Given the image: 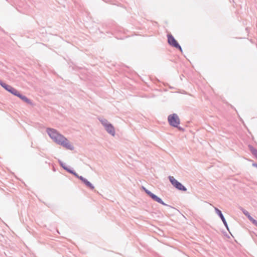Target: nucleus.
Returning <instances> with one entry per match:
<instances>
[{"instance_id":"nucleus-7","label":"nucleus","mask_w":257,"mask_h":257,"mask_svg":"<svg viewBox=\"0 0 257 257\" xmlns=\"http://www.w3.org/2000/svg\"><path fill=\"white\" fill-rule=\"evenodd\" d=\"M9 92L18 97H19L20 94L19 92L13 87L11 90H9Z\"/></svg>"},{"instance_id":"nucleus-4","label":"nucleus","mask_w":257,"mask_h":257,"mask_svg":"<svg viewBox=\"0 0 257 257\" xmlns=\"http://www.w3.org/2000/svg\"><path fill=\"white\" fill-rule=\"evenodd\" d=\"M169 180L172 184L177 189L182 191H186V188L180 182L177 181L173 176L169 177Z\"/></svg>"},{"instance_id":"nucleus-19","label":"nucleus","mask_w":257,"mask_h":257,"mask_svg":"<svg viewBox=\"0 0 257 257\" xmlns=\"http://www.w3.org/2000/svg\"><path fill=\"white\" fill-rule=\"evenodd\" d=\"M252 165H253V166L257 168V164H253Z\"/></svg>"},{"instance_id":"nucleus-9","label":"nucleus","mask_w":257,"mask_h":257,"mask_svg":"<svg viewBox=\"0 0 257 257\" xmlns=\"http://www.w3.org/2000/svg\"><path fill=\"white\" fill-rule=\"evenodd\" d=\"M83 183L89 188L93 189H94V186L86 179L84 180Z\"/></svg>"},{"instance_id":"nucleus-12","label":"nucleus","mask_w":257,"mask_h":257,"mask_svg":"<svg viewBox=\"0 0 257 257\" xmlns=\"http://www.w3.org/2000/svg\"><path fill=\"white\" fill-rule=\"evenodd\" d=\"M215 210L216 213L220 217L221 219H222L223 218H224V216L222 215L221 211L220 210H219L217 208H215Z\"/></svg>"},{"instance_id":"nucleus-13","label":"nucleus","mask_w":257,"mask_h":257,"mask_svg":"<svg viewBox=\"0 0 257 257\" xmlns=\"http://www.w3.org/2000/svg\"><path fill=\"white\" fill-rule=\"evenodd\" d=\"M102 124L105 127L107 125H109L110 123H108V121L106 119H102L101 120Z\"/></svg>"},{"instance_id":"nucleus-3","label":"nucleus","mask_w":257,"mask_h":257,"mask_svg":"<svg viewBox=\"0 0 257 257\" xmlns=\"http://www.w3.org/2000/svg\"><path fill=\"white\" fill-rule=\"evenodd\" d=\"M167 37L168 42L169 44V45L177 49H179L181 52L182 51L181 46L179 45L177 41L175 39V38L173 37L172 35L168 34L167 35Z\"/></svg>"},{"instance_id":"nucleus-16","label":"nucleus","mask_w":257,"mask_h":257,"mask_svg":"<svg viewBox=\"0 0 257 257\" xmlns=\"http://www.w3.org/2000/svg\"><path fill=\"white\" fill-rule=\"evenodd\" d=\"M250 221L257 226V221L253 218H251Z\"/></svg>"},{"instance_id":"nucleus-8","label":"nucleus","mask_w":257,"mask_h":257,"mask_svg":"<svg viewBox=\"0 0 257 257\" xmlns=\"http://www.w3.org/2000/svg\"><path fill=\"white\" fill-rule=\"evenodd\" d=\"M0 84L4 88H5L7 90H8L9 92V90H11L13 87L10 86V85H8L5 83H2L1 82H0Z\"/></svg>"},{"instance_id":"nucleus-11","label":"nucleus","mask_w":257,"mask_h":257,"mask_svg":"<svg viewBox=\"0 0 257 257\" xmlns=\"http://www.w3.org/2000/svg\"><path fill=\"white\" fill-rule=\"evenodd\" d=\"M19 97L21 99H22L23 101H24L28 103H30V100L29 99H28L27 97H26L25 96L22 95L21 94L19 96Z\"/></svg>"},{"instance_id":"nucleus-17","label":"nucleus","mask_w":257,"mask_h":257,"mask_svg":"<svg viewBox=\"0 0 257 257\" xmlns=\"http://www.w3.org/2000/svg\"><path fill=\"white\" fill-rule=\"evenodd\" d=\"M221 220H222V221H223V223L224 224V225H225L226 226H227V223H226V220H225V219L224 217V218H223L222 219H221Z\"/></svg>"},{"instance_id":"nucleus-10","label":"nucleus","mask_w":257,"mask_h":257,"mask_svg":"<svg viewBox=\"0 0 257 257\" xmlns=\"http://www.w3.org/2000/svg\"><path fill=\"white\" fill-rule=\"evenodd\" d=\"M250 151L252 153V154L257 159V150L253 148L252 147H249Z\"/></svg>"},{"instance_id":"nucleus-6","label":"nucleus","mask_w":257,"mask_h":257,"mask_svg":"<svg viewBox=\"0 0 257 257\" xmlns=\"http://www.w3.org/2000/svg\"><path fill=\"white\" fill-rule=\"evenodd\" d=\"M107 132L111 134L112 136H114L115 134V130L114 127L112 126L111 124H109V125H107L105 127Z\"/></svg>"},{"instance_id":"nucleus-14","label":"nucleus","mask_w":257,"mask_h":257,"mask_svg":"<svg viewBox=\"0 0 257 257\" xmlns=\"http://www.w3.org/2000/svg\"><path fill=\"white\" fill-rule=\"evenodd\" d=\"M243 213L248 217V218L250 220L251 218H253L250 215H249V213L247 211H243Z\"/></svg>"},{"instance_id":"nucleus-18","label":"nucleus","mask_w":257,"mask_h":257,"mask_svg":"<svg viewBox=\"0 0 257 257\" xmlns=\"http://www.w3.org/2000/svg\"><path fill=\"white\" fill-rule=\"evenodd\" d=\"M221 220H222V221H223V223L224 224V225H225L226 226H227V223H226V220H225V219L224 217V218H223L222 219H221Z\"/></svg>"},{"instance_id":"nucleus-15","label":"nucleus","mask_w":257,"mask_h":257,"mask_svg":"<svg viewBox=\"0 0 257 257\" xmlns=\"http://www.w3.org/2000/svg\"><path fill=\"white\" fill-rule=\"evenodd\" d=\"M74 174H75V176H76L78 178H79L82 181H83V182H84V180H85L86 179L84 178L82 176H78L77 174L74 173Z\"/></svg>"},{"instance_id":"nucleus-2","label":"nucleus","mask_w":257,"mask_h":257,"mask_svg":"<svg viewBox=\"0 0 257 257\" xmlns=\"http://www.w3.org/2000/svg\"><path fill=\"white\" fill-rule=\"evenodd\" d=\"M169 124L174 127H178L180 124V119L178 116L175 114L169 115L168 117Z\"/></svg>"},{"instance_id":"nucleus-1","label":"nucleus","mask_w":257,"mask_h":257,"mask_svg":"<svg viewBox=\"0 0 257 257\" xmlns=\"http://www.w3.org/2000/svg\"><path fill=\"white\" fill-rule=\"evenodd\" d=\"M47 132L50 137L57 144L60 145L67 149L73 150V147L63 135L58 133L57 131L53 128H47Z\"/></svg>"},{"instance_id":"nucleus-5","label":"nucleus","mask_w":257,"mask_h":257,"mask_svg":"<svg viewBox=\"0 0 257 257\" xmlns=\"http://www.w3.org/2000/svg\"><path fill=\"white\" fill-rule=\"evenodd\" d=\"M144 190L145 191V192L154 200H155L156 201L158 202V203H160L161 204H164V203L163 202V201L162 200V199L161 198H160L159 197H158V196H157L156 195H154V194H153L152 193H151L150 191H149V190L146 189L145 188H144Z\"/></svg>"}]
</instances>
